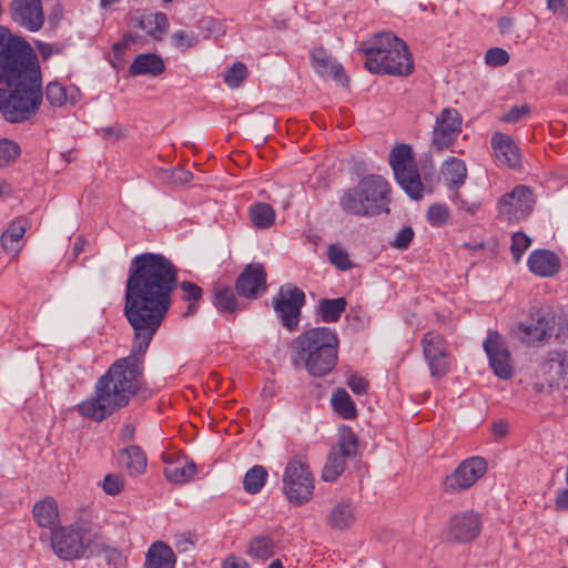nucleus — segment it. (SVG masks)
Instances as JSON below:
<instances>
[{
	"instance_id": "1",
	"label": "nucleus",
	"mask_w": 568,
	"mask_h": 568,
	"mask_svg": "<svg viewBox=\"0 0 568 568\" xmlns=\"http://www.w3.org/2000/svg\"><path fill=\"white\" fill-rule=\"evenodd\" d=\"M176 281V268L164 255L144 253L132 260L124 303V315L133 329L131 353L116 359L98 379L94 394L75 406L83 418L104 420L126 406L140 389L142 357L170 310Z\"/></svg>"
},
{
	"instance_id": "2",
	"label": "nucleus",
	"mask_w": 568,
	"mask_h": 568,
	"mask_svg": "<svg viewBox=\"0 0 568 568\" xmlns=\"http://www.w3.org/2000/svg\"><path fill=\"white\" fill-rule=\"evenodd\" d=\"M23 47L0 26V112L11 123L29 120L42 102L40 71Z\"/></svg>"
},
{
	"instance_id": "3",
	"label": "nucleus",
	"mask_w": 568,
	"mask_h": 568,
	"mask_svg": "<svg viewBox=\"0 0 568 568\" xmlns=\"http://www.w3.org/2000/svg\"><path fill=\"white\" fill-rule=\"evenodd\" d=\"M338 337L327 327H315L301 334L293 344L292 362L313 376H324L336 365Z\"/></svg>"
},
{
	"instance_id": "4",
	"label": "nucleus",
	"mask_w": 568,
	"mask_h": 568,
	"mask_svg": "<svg viewBox=\"0 0 568 568\" xmlns=\"http://www.w3.org/2000/svg\"><path fill=\"white\" fill-rule=\"evenodd\" d=\"M365 54V65L372 73L408 75L414 63L403 40L393 32H381L359 47Z\"/></svg>"
},
{
	"instance_id": "5",
	"label": "nucleus",
	"mask_w": 568,
	"mask_h": 568,
	"mask_svg": "<svg viewBox=\"0 0 568 568\" xmlns=\"http://www.w3.org/2000/svg\"><path fill=\"white\" fill-rule=\"evenodd\" d=\"M390 185L381 175H366L356 185L343 192L339 206L343 212L362 217L389 212Z\"/></svg>"
},
{
	"instance_id": "6",
	"label": "nucleus",
	"mask_w": 568,
	"mask_h": 568,
	"mask_svg": "<svg viewBox=\"0 0 568 568\" xmlns=\"http://www.w3.org/2000/svg\"><path fill=\"white\" fill-rule=\"evenodd\" d=\"M315 479L308 463L302 457L290 459L283 473V494L290 503L303 505L311 500Z\"/></svg>"
},
{
	"instance_id": "7",
	"label": "nucleus",
	"mask_w": 568,
	"mask_h": 568,
	"mask_svg": "<svg viewBox=\"0 0 568 568\" xmlns=\"http://www.w3.org/2000/svg\"><path fill=\"white\" fill-rule=\"evenodd\" d=\"M389 164L402 189L412 199H422L424 187L414 161L412 148L407 144L396 145L390 151Z\"/></svg>"
},
{
	"instance_id": "8",
	"label": "nucleus",
	"mask_w": 568,
	"mask_h": 568,
	"mask_svg": "<svg viewBox=\"0 0 568 568\" xmlns=\"http://www.w3.org/2000/svg\"><path fill=\"white\" fill-rule=\"evenodd\" d=\"M536 197L527 185H517L498 197L497 219L507 224H517L526 220L534 210Z\"/></svg>"
},
{
	"instance_id": "9",
	"label": "nucleus",
	"mask_w": 568,
	"mask_h": 568,
	"mask_svg": "<svg viewBox=\"0 0 568 568\" xmlns=\"http://www.w3.org/2000/svg\"><path fill=\"white\" fill-rule=\"evenodd\" d=\"M91 542V531L79 525L61 527L52 532V548L64 560L83 557Z\"/></svg>"
},
{
	"instance_id": "10",
	"label": "nucleus",
	"mask_w": 568,
	"mask_h": 568,
	"mask_svg": "<svg viewBox=\"0 0 568 568\" xmlns=\"http://www.w3.org/2000/svg\"><path fill=\"white\" fill-rule=\"evenodd\" d=\"M554 331V318L542 310L534 308L527 318L514 328V336L525 345H536L548 339Z\"/></svg>"
},
{
	"instance_id": "11",
	"label": "nucleus",
	"mask_w": 568,
	"mask_h": 568,
	"mask_svg": "<svg viewBox=\"0 0 568 568\" xmlns=\"http://www.w3.org/2000/svg\"><path fill=\"white\" fill-rule=\"evenodd\" d=\"M486 471L487 462L484 458L478 456L466 458L445 478L444 490L448 494L464 491L475 485Z\"/></svg>"
},
{
	"instance_id": "12",
	"label": "nucleus",
	"mask_w": 568,
	"mask_h": 568,
	"mask_svg": "<svg viewBox=\"0 0 568 568\" xmlns=\"http://www.w3.org/2000/svg\"><path fill=\"white\" fill-rule=\"evenodd\" d=\"M424 358L433 377H443L452 364L450 353L444 337L436 332H427L420 342Z\"/></svg>"
},
{
	"instance_id": "13",
	"label": "nucleus",
	"mask_w": 568,
	"mask_h": 568,
	"mask_svg": "<svg viewBox=\"0 0 568 568\" xmlns=\"http://www.w3.org/2000/svg\"><path fill=\"white\" fill-rule=\"evenodd\" d=\"M483 347L494 373L501 379L510 378L514 368L510 353L504 337L498 332L490 331L483 343Z\"/></svg>"
},
{
	"instance_id": "14",
	"label": "nucleus",
	"mask_w": 568,
	"mask_h": 568,
	"mask_svg": "<svg viewBox=\"0 0 568 568\" xmlns=\"http://www.w3.org/2000/svg\"><path fill=\"white\" fill-rule=\"evenodd\" d=\"M304 302L305 295L297 287L287 286L280 290L274 302V310L287 329L292 331L297 326Z\"/></svg>"
},
{
	"instance_id": "15",
	"label": "nucleus",
	"mask_w": 568,
	"mask_h": 568,
	"mask_svg": "<svg viewBox=\"0 0 568 568\" xmlns=\"http://www.w3.org/2000/svg\"><path fill=\"white\" fill-rule=\"evenodd\" d=\"M462 128V116L455 109H444L436 118L433 129V146L437 151L449 148Z\"/></svg>"
},
{
	"instance_id": "16",
	"label": "nucleus",
	"mask_w": 568,
	"mask_h": 568,
	"mask_svg": "<svg viewBox=\"0 0 568 568\" xmlns=\"http://www.w3.org/2000/svg\"><path fill=\"white\" fill-rule=\"evenodd\" d=\"M481 530L480 516L466 510L455 514L448 521L445 538L449 541L468 542L474 540Z\"/></svg>"
},
{
	"instance_id": "17",
	"label": "nucleus",
	"mask_w": 568,
	"mask_h": 568,
	"mask_svg": "<svg viewBox=\"0 0 568 568\" xmlns=\"http://www.w3.org/2000/svg\"><path fill=\"white\" fill-rule=\"evenodd\" d=\"M10 10L13 21L28 31L37 32L44 23L41 0H12Z\"/></svg>"
},
{
	"instance_id": "18",
	"label": "nucleus",
	"mask_w": 568,
	"mask_h": 568,
	"mask_svg": "<svg viewBox=\"0 0 568 568\" xmlns=\"http://www.w3.org/2000/svg\"><path fill=\"white\" fill-rule=\"evenodd\" d=\"M265 290L266 273L258 263L246 266L236 281L237 293L247 298H257Z\"/></svg>"
},
{
	"instance_id": "19",
	"label": "nucleus",
	"mask_w": 568,
	"mask_h": 568,
	"mask_svg": "<svg viewBox=\"0 0 568 568\" xmlns=\"http://www.w3.org/2000/svg\"><path fill=\"white\" fill-rule=\"evenodd\" d=\"M165 478L174 484H184L190 481L196 471L195 464L185 455L165 453L162 455Z\"/></svg>"
},
{
	"instance_id": "20",
	"label": "nucleus",
	"mask_w": 568,
	"mask_h": 568,
	"mask_svg": "<svg viewBox=\"0 0 568 568\" xmlns=\"http://www.w3.org/2000/svg\"><path fill=\"white\" fill-rule=\"evenodd\" d=\"M357 519L356 505L352 499L337 500L328 510L325 519L326 526L332 530H347Z\"/></svg>"
},
{
	"instance_id": "21",
	"label": "nucleus",
	"mask_w": 568,
	"mask_h": 568,
	"mask_svg": "<svg viewBox=\"0 0 568 568\" xmlns=\"http://www.w3.org/2000/svg\"><path fill=\"white\" fill-rule=\"evenodd\" d=\"M491 148L499 163L516 168L520 163L518 146L508 134L497 132L491 136Z\"/></svg>"
},
{
	"instance_id": "22",
	"label": "nucleus",
	"mask_w": 568,
	"mask_h": 568,
	"mask_svg": "<svg viewBox=\"0 0 568 568\" xmlns=\"http://www.w3.org/2000/svg\"><path fill=\"white\" fill-rule=\"evenodd\" d=\"M529 270L541 277H551L560 268V261L548 250H537L530 253L527 261Z\"/></svg>"
},
{
	"instance_id": "23",
	"label": "nucleus",
	"mask_w": 568,
	"mask_h": 568,
	"mask_svg": "<svg viewBox=\"0 0 568 568\" xmlns=\"http://www.w3.org/2000/svg\"><path fill=\"white\" fill-rule=\"evenodd\" d=\"M176 556L172 548L163 541L153 542L145 556L146 568H175Z\"/></svg>"
},
{
	"instance_id": "24",
	"label": "nucleus",
	"mask_w": 568,
	"mask_h": 568,
	"mask_svg": "<svg viewBox=\"0 0 568 568\" xmlns=\"http://www.w3.org/2000/svg\"><path fill=\"white\" fill-rule=\"evenodd\" d=\"M28 221L24 217H18L13 220L8 229L1 235V245L3 250L12 254L18 255V252L22 247V239L27 231Z\"/></svg>"
},
{
	"instance_id": "25",
	"label": "nucleus",
	"mask_w": 568,
	"mask_h": 568,
	"mask_svg": "<svg viewBox=\"0 0 568 568\" xmlns=\"http://www.w3.org/2000/svg\"><path fill=\"white\" fill-rule=\"evenodd\" d=\"M312 63L315 71L323 77H331L341 83L346 80L342 65L324 50L316 49L312 51Z\"/></svg>"
},
{
	"instance_id": "26",
	"label": "nucleus",
	"mask_w": 568,
	"mask_h": 568,
	"mask_svg": "<svg viewBox=\"0 0 568 568\" xmlns=\"http://www.w3.org/2000/svg\"><path fill=\"white\" fill-rule=\"evenodd\" d=\"M550 386L568 388V354L557 353L545 364Z\"/></svg>"
},
{
	"instance_id": "27",
	"label": "nucleus",
	"mask_w": 568,
	"mask_h": 568,
	"mask_svg": "<svg viewBox=\"0 0 568 568\" xmlns=\"http://www.w3.org/2000/svg\"><path fill=\"white\" fill-rule=\"evenodd\" d=\"M164 62L161 57L154 53H141L133 60L129 72L134 77H158L164 71Z\"/></svg>"
},
{
	"instance_id": "28",
	"label": "nucleus",
	"mask_w": 568,
	"mask_h": 568,
	"mask_svg": "<svg viewBox=\"0 0 568 568\" xmlns=\"http://www.w3.org/2000/svg\"><path fill=\"white\" fill-rule=\"evenodd\" d=\"M32 514L40 527L53 529L59 523L58 504L52 497L36 503Z\"/></svg>"
},
{
	"instance_id": "29",
	"label": "nucleus",
	"mask_w": 568,
	"mask_h": 568,
	"mask_svg": "<svg viewBox=\"0 0 568 568\" xmlns=\"http://www.w3.org/2000/svg\"><path fill=\"white\" fill-rule=\"evenodd\" d=\"M440 173L449 189H458L466 181L467 168L463 160L449 158L443 163Z\"/></svg>"
},
{
	"instance_id": "30",
	"label": "nucleus",
	"mask_w": 568,
	"mask_h": 568,
	"mask_svg": "<svg viewBox=\"0 0 568 568\" xmlns=\"http://www.w3.org/2000/svg\"><path fill=\"white\" fill-rule=\"evenodd\" d=\"M248 215L252 224L260 230H267L275 223V211L272 205L257 202L248 209Z\"/></svg>"
},
{
	"instance_id": "31",
	"label": "nucleus",
	"mask_w": 568,
	"mask_h": 568,
	"mask_svg": "<svg viewBox=\"0 0 568 568\" xmlns=\"http://www.w3.org/2000/svg\"><path fill=\"white\" fill-rule=\"evenodd\" d=\"M246 554L251 558L265 561L275 554V542L270 536H256L247 544Z\"/></svg>"
},
{
	"instance_id": "32",
	"label": "nucleus",
	"mask_w": 568,
	"mask_h": 568,
	"mask_svg": "<svg viewBox=\"0 0 568 568\" xmlns=\"http://www.w3.org/2000/svg\"><path fill=\"white\" fill-rule=\"evenodd\" d=\"M121 462L130 475H140L146 468V456L138 446H130L121 452Z\"/></svg>"
},
{
	"instance_id": "33",
	"label": "nucleus",
	"mask_w": 568,
	"mask_h": 568,
	"mask_svg": "<svg viewBox=\"0 0 568 568\" xmlns=\"http://www.w3.org/2000/svg\"><path fill=\"white\" fill-rule=\"evenodd\" d=\"M139 27L154 40H162L169 28V20L165 13L156 12L143 18L139 22Z\"/></svg>"
},
{
	"instance_id": "34",
	"label": "nucleus",
	"mask_w": 568,
	"mask_h": 568,
	"mask_svg": "<svg viewBox=\"0 0 568 568\" xmlns=\"http://www.w3.org/2000/svg\"><path fill=\"white\" fill-rule=\"evenodd\" d=\"M334 410L345 419H353L356 417V407L349 394L339 388L333 393L331 398Z\"/></svg>"
},
{
	"instance_id": "35",
	"label": "nucleus",
	"mask_w": 568,
	"mask_h": 568,
	"mask_svg": "<svg viewBox=\"0 0 568 568\" xmlns=\"http://www.w3.org/2000/svg\"><path fill=\"white\" fill-rule=\"evenodd\" d=\"M267 470L262 465H255L250 468L243 479V488L248 494H257L265 486Z\"/></svg>"
},
{
	"instance_id": "36",
	"label": "nucleus",
	"mask_w": 568,
	"mask_h": 568,
	"mask_svg": "<svg viewBox=\"0 0 568 568\" xmlns=\"http://www.w3.org/2000/svg\"><path fill=\"white\" fill-rule=\"evenodd\" d=\"M357 437L349 427L339 430L338 444L332 449L344 458L354 457L357 452Z\"/></svg>"
},
{
	"instance_id": "37",
	"label": "nucleus",
	"mask_w": 568,
	"mask_h": 568,
	"mask_svg": "<svg viewBox=\"0 0 568 568\" xmlns=\"http://www.w3.org/2000/svg\"><path fill=\"white\" fill-rule=\"evenodd\" d=\"M346 308V301L343 297L333 300H323L320 303V313L323 322H337Z\"/></svg>"
},
{
	"instance_id": "38",
	"label": "nucleus",
	"mask_w": 568,
	"mask_h": 568,
	"mask_svg": "<svg viewBox=\"0 0 568 568\" xmlns=\"http://www.w3.org/2000/svg\"><path fill=\"white\" fill-rule=\"evenodd\" d=\"M345 460L346 458L331 450L322 470V479L327 483L335 481L345 469Z\"/></svg>"
},
{
	"instance_id": "39",
	"label": "nucleus",
	"mask_w": 568,
	"mask_h": 568,
	"mask_svg": "<svg viewBox=\"0 0 568 568\" xmlns=\"http://www.w3.org/2000/svg\"><path fill=\"white\" fill-rule=\"evenodd\" d=\"M214 304L221 312H234L236 308V298L232 288L227 286H216L214 288Z\"/></svg>"
},
{
	"instance_id": "40",
	"label": "nucleus",
	"mask_w": 568,
	"mask_h": 568,
	"mask_svg": "<svg viewBox=\"0 0 568 568\" xmlns=\"http://www.w3.org/2000/svg\"><path fill=\"white\" fill-rule=\"evenodd\" d=\"M180 287L183 292L182 298L184 301L190 302L185 315H193L196 312L195 302H197L202 297V288L199 285L191 282H182Z\"/></svg>"
},
{
	"instance_id": "41",
	"label": "nucleus",
	"mask_w": 568,
	"mask_h": 568,
	"mask_svg": "<svg viewBox=\"0 0 568 568\" xmlns=\"http://www.w3.org/2000/svg\"><path fill=\"white\" fill-rule=\"evenodd\" d=\"M45 97L51 105L60 106L68 101V91L60 83L50 82L47 85Z\"/></svg>"
},
{
	"instance_id": "42",
	"label": "nucleus",
	"mask_w": 568,
	"mask_h": 568,
	"mask_svg": "<svg viewBox=\"0 0 568 568\" xmlns=\"http://www.w3.org/2000/svg\"><path fill=\"white\" fill-rule=\"evenodd\" d=\"M327 256L329 262L342 271H346L352 266L347 252L339 245H331Z\"/></svg>"
},
{
	"instance_id": "43",
	"label": "nucleus",
	"mask_w": 568,
	"mask_h": 568,
	"mask_svg": "<svg viewBox=\"0 0 568 568\" xmlns=\"http://www.w3.org/2000/svg\"><path fill=\"white\" fill-rule=\"evenodd\" d=\"M247 70L244 63L236 62L224 74V81L230 88H237L246 78Z\"/></svg>"
},
{
	"instance_id": "44",
	"label": "nucleus",
	"mask_w": 568,
	"mask_h": 568,
	"mask_svg": "<svg viewBox=\"0 0 568 568\" xmlns=\"http://www.w3.org/2000/svg\"><path fill=\"white\" fill-rule=\"evenodd\" d=\"M20 154V148L17 143L3 139L0 140V166H7Z\"/></svg>"
},
{
	"instance_id": "45",
	"label": "nucleus",
	"mask_w": 568,
	"mask_h": 568,
	"mask_svg": "<svg viewBox=\"0 0 568 568\" xmlns=\"http://www.w3.org/2000/svg\"><path fill=\"white\" fill-rule=\"evenodd\" d=\"M426 216L432 226H442L449 217V210L445 204H434L427 210Z\"/></svg>"
},
{
	"instance_id": "46",
	"label": "nucleus",
	"mask_w": 568,
	"mask_h": 568,
	"mask_svg": "<svg viewBox=\"0 0 568 568\" xmlns=\"http://www.w3.org/2000/svg\"><path fill=\"white\" fill-rule=\"evenodd\" d=\"M531 244V240L524 233L518 232L513 235L511 254L515 262H519L523 254Z\"/></svg>"
},
{
	"instance_id": "47",
	"label": "nucleus",
	"mask_w": 568,
	"mask_h": 568,
	"mask_svg": "<svg viewBox=\"0 0 568 568\" xmlns=\"http://www.w3.org/2000/svg\"><path fill=\"white\" fill-rule=\"evenodd\" d=\"M173 43L181 50H186L197 43V37L193 32L179 30L172 36Z\"/></svg>"
},
{
	"instance_id": "48",
	"label": "nucleus",
	"mask_w": 568,
	"mask_h": 568,
	"mask_svg": "<svg viewBox=\"0 0 568 568\" xmlns=\"http://www.w3.org/2000/svg\"><path fill=\"white\" fill-rule=\"evenodd\" d=\"M509 54L501 48H491L486 52L485 62L491 67H501L508 63Z\"/></svg>"
},
{
	"instance_id": "49",
	"label": "nucleus",
	"mask_w": 568,
	"mask_h": 568,
	"mask_svg": "<svg viewBox=\"0 0 568 568\" xmlns=\"http://www.w3.org/2000/svg\"><path fill=\"white\" fill-rule=\"evenodd\" d=\"M413 237L414 232L412 227L405 226L397 233L395 240L392 242V245L399 250H406L409 246Z\"/></svg>"
},
{
	"instance_id": "50",
	"label": "nucleus",
	"mask_w": 568,
	"mask_h": 568,
	"mask_svg": "<svg viewBox=\"0 0 568 568\" xmlns=\"http://www.w3.org/2000/svg\"><path fill=\"white\" fill-rule=\"evenodd\" d=\"M123 487L122 479L116 475H106L104 477L102 488L108 495H116Z\"/></svg>"
},
{
	"instance_id": "51",
	"label": "nucleus",
	"mask_w": 568,
	"mask_h": 568,
	"mask_svg": "<svg viewBox=\"0 0 568 568\" xmlns=\"http://www.w3.org/2000/svg\"><path fill=\"white\" fill-rule=\"evenodd\" d=\"M528 113V105H516L501 116V121L507 123H515Z\"/></svg>"
},
{
	"instance_id": "52",
	"label": "nucleus",
	"mask_w": 568,
	"mask_h": 568,
	"mask_svg": "<svg viewBox=\"0 0 568 568\" xmlns=\"http://www.w3.org/2000/svg\"><path fill=\"white\" fill-rule=\"evenodd\" d=\"M348 387L352 389L353 393L356 395H362L367 392L368 384L367 382L359 376L352 375L347 381Z\"/></svg>"
},
{
	"instance_id": "53",
	"label": "nucleus",
	"mask_w": 568,
	"mask_h": 568,
	"mask_svg": "<svg viewBox=\"0 0 568 568\" xmlns=\"http://www.w3.org/2000/svg\"><path fill=\"white\" fill-rule=\"evenodd\" d=\"M547 8L555 14L568 19V3L567 0H548Z\"/></svg>"
},
{
	"instance_id": "54",
	"label": "nucleus",
	"mask_w": 568,
	"mask_h": 568,
	"mask_svg": "<svg viewBox=\"0 0 568 568\" xmlns=\"http://www.w3.org/2000/svg\"><path fill=\"white\" fill-rule=\"evenodd\" d=\"M222 568H251L248 562L234 554L229 555L222 562Z\"/></svg>"
},
{
	"instance_id": "55",
	"label": "nucleus",
	"mask_w": 568,
	"mask_h": 568,
	"mask_svg": "<svg viewBox=\"0 0 568 568\" xmlns=\"http://www.w3.org/2000/svg\"><path fill=\"white\" fill-rule=\"evenodd\" d=\"M480 209V204L477 202H468L465 200L458 201V210L469 215H475Z\"/></svg>"
},
{
	"instance_id": "56",
	"label": "nucleus",
	"mask_w": 568,
	"mask_h": 568,
	"mask_svg": "<svg viewBox=\"0 0 568 568\" xmlns=\"http://www.w3.org/2000/svg\"><path fill=\"white\" fill-rule=\"evenodd\" d=\"M493 433L496 437H505L508 434V424L504 420L494 423Z\"/></svg>"
},
{
	"instance_id": "57",
	"label": "nucleus",
	"mask_w": 568,
	"mask_h": 568,
	"mask_svg": "<svg viewBox=\"0 0 568 568\" xmlns=\"http://www.w3.org/2000/svg\"><path fill=\"white\" fill-rule=\"evenodd\" d=\"M555 504L557 509H568V489H564L557 495Z\"/></svg>"
},
{
	"instance_id": "58",
	"label": "nucleus",
	"mask_w": 568,
	"mask_h": 568,
	"mask_svg": "<svg viewBox=\"0 0 568 568\" xmlns=\"http://www.w3.org/2000/svg\"><path fill=\"white\" fill-rule=\"evenodd\" d=\"M514 21L511 18L503 17L499 22L498 27L503 34L509 33L513 30Z\"/></svg>"
},
{
	"instance_id": "59",
	"label": "nucleus",
	"mask_w": 568,
	"mask_h": 568,
	"mask_svg": "<svg viewBox=\"0 0 568 568\" xmlns=\"http://www.w3.org/2000/svg\"><path fill=\"white\" fill-rule=\"evenodd\" d=\"M134 40H135V37L133 34H125L120 42H118L113 45V50L115 52H119L122 49H124L125 47H128L130 43L134 42Z\"/></svg>"
},
{
	"instance_id": "60",
	"label": "nucleus",
	"mask_w": 568,
	"mask_h": 568,
	"mask_svg": "<svg viewBox=\"0 0 568 568\" xmlns=\"http://www.w3.org/2000/svg\"><path fill=\"white\" fill-rule=\"evenodd\" d=\"M134 435V426L132 424H126L121 429V437L123 440H131Z\"/></svg>"
},
{
	"instance_id": "61",
	"label": "nucleus",
	"mask_w": 568,
	"mask_h": 568,
	"mask_svg": "<svg viewBox=\"0 0 568 568\" xmlns=\"http://www.w3.org/2000/svg\"><path fill=\"white\" fill-rule=\"evenodd\" d=\"M557 88H558L560 93L568 95V77L561 79L558 82Z\"/></svg>"
},
{
	"instance_id": "62",
	"label": "nucleus",
	"mask_w": 568,
	"mask_h": 568,
	"mask_svg": "<svg viewBox=\"0 0 568 568\" xmlns=\"http://www.w3.org/2000/svg\"><path fill=\"white\" fill-rule=\"evenodd\" d=\"M39 51H40V54L47 59L50 57L51 52H52V49L49 44H42L40 48H39Z\"/></svg>"
},
{
	"instance_id": "63",
	"label": "nucleus",
	"mask_w": 568,
	"mask_h": 568,
	"mask_svg": "<svg viewBox=\"0 0 568 568\" xmlns=\"http://www.w3.org/2000/svg\"><path fill=\"white\" fill-rule=\"evenodd\" d=\"M103 134L104 136L110 139L118 138V135L115 134V130L113 128L103 129Z\"/></svg>"
},
{
	"instance_id": "64",
	"label": "nucleus",
	"mask_w": 568,
	"mask_h": 568,
	"mask_svg": "<svg viewBox=\"0 0 568 568\" xmlns=\"http://www.w3.org/2000/svg\"><path fill=\"white\" fill-rule=\"evenodd\" d=\"M268 568H284V567L280 559H275L270 564Z\"/></svg>"
}]
</instances>
